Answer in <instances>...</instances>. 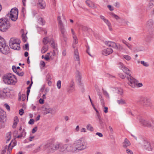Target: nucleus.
Wrapping results in <instances>:
<instances>
[{
    "instance_id": "1a4fd4ad",
    "label": "nucleus",
    "mask_w": 154,
    "mask_h": 154,
    "mask_svg": "<svg viewBox=\"0 0 154 154\" xmlns=\"http://www.w3.org/2000/svg\"><path fill=\"white\" fill-rule=\"evenodd\" d=\"M105 44L106 45L109 47H112L113 48L119 50V51H121L123 49V47L119 43L116 44L113 42L107 41H106Z\"/></svg>"
},
{
    "instance_id": "f03ea898",
    "label": "nucleus",
    "mask_w": 154,
    "mask_h": 154,
    "mask_svg": "<svg viewBox=\"0 0 154 154\" xmlns=\"http://www.w3.org/2000/svg\"><path fill=\"white\" fill-rule=\"evenodd\" d=\"M73 146H75L76 151L82 150L86 149L88 147L87 141L82 138H81L74 142Z\"/></svg>"
},
{
    "instance_id": "c9c22d12",
    "label": "nucleus",
    "mask_w": 154,
    "mask_h": 154,
    "mask_svg": "<svg viewBox=\"0 0 154 154\" xmlns=\"http://www.w3.org/2000/svg\"><path fill=\"white\" fill-rule=\"evenodd\" d=\"M11 132H9L7 134L6 138L7 141H9L10 140L11 138Z\"/></svg>"
},
{
    "instance_id": "20e7f679",
    "label": "nucleus",
    "mask_w": 154,
    "mask_h": 154,
    "mask_svg": "<svg viewBox=\"0 0 154 154\" xmlns=\"http://www.w3.org/2000/svg\"><path fill=\"white\" fill-rule=\"evenodd\" d=\"M20 41L18 39L13 37L10 38L9 41V45L12 49L19 50L20 49Z\"/></svg>"
},
{
    "instance_id": "39448f33",
    "label": "nucleus",
    "mask_w": 154,
    "mask_h": 154,
    "mask_svg": "<svg viewBox=\"0 0 154 154\" xmlns=\"http://www.w3.org/2000/svg\"><path fill=\"white\" fill-rule=\"evenodd\" d=\"M0 52L4 54H7L10 53V49L6 45L4 38L0 36Z\"/></svg>"
},
{
    "instance_id": "c756f323",
    "label": "nucleus",
    "mask_w": 154,
    "mask_h": 154,
    "mask_svg": "<svg viewBox=\"0 0 154 154\" xmlns=\"http://www.w3.org/2000/svg\"><path fill=\"white\" fill-rule=\"evenodd\" d=\"M38 23L41 25H45V21L42 18L39 17L38 19Z\"/></svg>"
},
{
    "instance_id": "680f3d73",
    "label": "nucleus",
    "mask_w": 154,
    "mask_h": 154,
    "mask_svg": "<svg viewBox=\"0 0 154 154\" xmlns=\"http://www.w3.org/2000/svg\"><path fill=\"white\" fill-rule=\"evenodd\" d=\"M119 76L122 79H124L125 78V76L122 73H120L119 74Z\"/></svg>"
},
{
    "instance_id": "603ef678",
    "label": "nucleus",
    "mask_w": 154,
    "mask_h": 154,
    "mask_svg": "<svg viewBox=\"0 0 154 154\" xmlns=\"http://www.w3.org/2000/svg\"><path fill=\"white\" fill-rule=\"evenodd\" d=\"M18 131H15L13 133V136L15 138H17V136L18 135Z\"/></svg>"
},
{
    "instance_id": "f257e3e1",
    "label": "nucleus",
    "mask_w": 154,
    "mask_h": 154,
    "mask_svg": "<svg viewBox=\"0 0 154 154\" xmlns=\"http://www.w3.org/2000/svg\"><path fill=\"white\" fill-rule=\"evenodd\" d=\"M3 82L8 85H14L17 82L16 76L12 74L9 73L4 75L2 77Z\"/></svg>"
},
{
    "instance_id": "7ed1b4c3",
    "label": "nucleus",
    "mask_w": 154,
    "mask_h": 154,
    "mask_svg": "<svg viewBox=\"0 0 154 154\" xmlns=\"http://www.w3.org/2000/svg\"><path fill=\"white\" fill-rule=\"evenodd\" d=\"M11 27V24L8 19L5 18L0 19V31L5 32Z\"/></svg>"
},
{
    "instance_id": "4c0bfd02",
    "label": "nucleus",
    "mask_w": 154,
    "mask_h": 154,
    "mask_svg": "<svg viewBox=\"0 0 154 154\" xmlns=\"http://www.w3.org/2000/svg\"><path fill=\"white\" fill-rule=\"evenodd\" d=\"M103 95L105 96H109V94L106 91L102 88Z\"/></svg>"
},
{
    "instance_id": "aec40b11",
    "label": "nucleus",
    "mask_w": 154,
    "mask_h": 154,
    "mask_svg": "<svg viewBox=\"0 0 154 154\" xmlns=\"http://www.w3.org/2000/svg\"><path fill=\"white\" fill-rule=\"evenodd\" d=\"M112 90L115 92L118 93L119 95H122L123 94V90L121 88H112Z\"/></svg>"
},
{
    "instance_id": "f3484780",
    "label": "nucleus",
    "mask_w": 154,
    "mask_h": 154,
    "mask_svg": "<svg viewBox=\"0 0 154 154\" xmlns=\"http://www.w3.org/2000/svg\"><path fill=\"white\" fill-rule=\"evenodd\" d=\"M139 121L144 126L148 127L151 126L150 123L148 121L145 120L143 119H139Z\"/></svg>"
},
{
    "instance_id": "13d9d810",
    "label": "nucleus",
    "mask_w": 154,
    "mask_h": 154,
    "mask_svg": "<svg viewBox=\"0 0 154 154\" xmlns=\"http://www.w3.org/2000/svg\"><path fill=\"white\" fill-rule=\"evenodd\" d=\"M34 120L33 119H30L29 121V124L30 125L33 124L34 123Z\"/></svg>"
},
{
    "instance_id": "473e14b6",
    "label": "nucleus",
    "mask_w": 154,
    "mask_h": 154,
    "mask_svg": "<svg viewBox=\"0 0 154 154\" xmlns=\"http://www.w3.org/2000/svg\"><path fill=\"white\" fill-rule=\"evenodd\" d=\"M122 42H123V43L125 44L130 49H132V46L129 43H127L125 40H123L122 41Z\"/></svg>"
},
{
    "instance_id": "2f4dec72",
    "label": "nucleus",
    "mask_w": 154,
    "mask_h": 154,
    "mask_svg": "<svg viewBox=\"0 0 154 154\" xmlns=\"http://www.w3.org/2000/svg\"><path fill=\"white\" fill-rule=\"evenodd\" d=\"M97 118L99 120L100 123V124H102L103 123L102 119L101 118L100 114V113H97Z\"/></svg>"
},
{
    "instance_id": "412c9836",
    "label": "nucleus",
    "mask_w": 154,
    "mask_h": 154,
    "mask_svg": "<svg viewBox=\"0 0 154 154\" xmlns=\"http://www.w3.org/2000/svg\"><path fill=\"white\" fill-rule=\"evenodd\" d=\"M59 143L55 144H51L49 147V148L53 150H55L58 149Z\"/></svg>"
},
{
    "instance_id": "dca6fc26",
    "label": "nucleus",
    "mask_w": 154,
    "mask_h": 154,
    "mask_svg": "<svg viewBox=\"0 0 154 154\" xmlns=\"http://www.w3.org/2000/svg\"><path fill=\"white\" fill-rule=\"evenodd\" d=\"M38 7L42 9H44L46 6L45 2L43 0H38L37 4Z\"/></svg>"
},
{
    "instance_id": "a878e982",
    "label": "nucleus",
    "mask_w": 154,
    "mask_h": 154,
    "mask_svg": "<svg viewBox=\"0 0 154 154\" xmlns=\"http://www.w3.org/2000/svg\"><path fill=\"white\" fill-rule=\"evenodd\" d=\"M6 117L5 112L0 108V121Z\"/></svg>"
},
{
    "instance_id": "f8f14e48",
    "label": "nucleus",
    "mask_w": 154,
    "mask_h": 154,
    "mask_svg": "<svg viewBox=\"0 0 154 154\" xmlns=\"http://www.w3.org/2000/svg\"><path fill=\"white\" fill-rule=\"evenodd\" d=\"M74 58L75 60L78 61V63L80 65V62L79 61V54L78 50L76 49H75L74 51Z\"/></svg>"
},
{
    "instance_id": "69168bd1",
    "label": "nucleus",
    "mask_w": 154,
    "mask_h": 154,
    "mask_svg": "<svg viewBox=\"0 0 154 154\" xmlns=\"http://www.w3.org/2000/svg\"><path fill=\"white\" fill-rule=\"evenodd\" d=\"M115 6L117 8H119V7L120 5L119 2H116L115 4Z\"/></svg>"
},
{
    "instance_id": "a19ab883",
    "label": "nucleus",
    "mask_w": 154,
    "mask_h": 154,
    "mask_svg": "<svg viewBox=\"0 0 154 154\" xmlns=\"http://www.w3.org/2000/svg\"><path fill=\"white\" fill-rule=\"evenodd\" d=\"M147 24L150 26H152L153 24V20L151 19L149 20L147 22Z\"/></svg>"
},
{
    "instance_id": "0e129e2a",
    "label": "nucleus",
    "mask_w": 154,
    "mask_h": 154,
    "mask_svg": "<svg viewBox=\"0 0 154 154\" xmlns=\"http://www.w3.org/2000/svg\"><path fill=\"white\" fill-rule=\"evenodd\" d=\"M39 103L41 104H43L44 103V100L43 99L40 98L39 100Z\"/></svg>"
},
{
    "instance_id": "9d476101",
    "label": "nucleus",
    "mask_w": 154,
    "mask_h": 154,
    "mask_svg": "<svg viewBox=\"0 0 154 154\" xmlns=\"http://www.w3.org/2000/svg\"><path fill=\"white\" fill-rule=\"evenodd\" d=\"M142 146L146 150L149 151L152 150V148L150 143L147 140H144L143 141Z\"/></svg>"
},
{
    "instance_id": "49530a36",
    "label": "nucleus",
    "mask_w": 154,
    "mask_h": 154,
    "mask_svg": "<svg viewBox=\"0 0 154 154\" xmlns=\"http://www.w3.org/2000/svg\"><path fill=\"white\" fill-rule=\"evenodd\" d=\"M16 73L19 76H22L23 75V72H20L19 71H17Z\"/></svg>"
},
{
    "instance_id": "393cba45",
    "label": "nucleus",
    "mask_w": 154,
    "mask_h": 154,
    "mask_svg": "<svg viewBox=\"0 0 154 154\" xmlns=\"http://www.w3.org/2000/svg\"><path fill=\"white\" fill-rule=\"evenodd\" d=\"M26 134V132H25L24 129L23 130L22 132L20 133V135H18L17 138L21 139L25 137Z\"/></svg>"
},
{
    "instance_id": "ea45409f",
    "label": "nucleus",
    "mask_w": 154,
    "mask_h": 154,
    "mask_svg": "<svg viewBox=\"0 0 154 154\" xmlns=\"http://www.w3.org/2000/svg\"><path fill=\"white\" fill-rule=\"evenodd\" d=\"M123 57L127 60H130L131 59V57L128 55H123Z\"/></svg>"
},
{
    "instance_id": "4468645a",
    "label": "nucleus",
    "mask_w": 154,
    "mask_h": 154,
    "mask_svg": "<svg viewBox=\"0 0 154 154\" xmlns=\"http://www.w3.org/2000/svg\"><path fill=\"white\" fill-rule=\"evenodd\" d=\"M66 148V152L70 151L74 152L76 151L75 146L71 144H65Z\"/></svg>"
},
{
    "instance_id": "423d86ee",
    "label": "nucleus",
    "mask_w": 154,
    "mask_h": 154,
    "mask_svg": "<svg viewBox=\"0 0 154 154\" xmlns=\"http://www.w3.org/2000/svg\"><path fill=\"white\" fill-rule=\"evenodd\" d=\"M57 21L62 36L63 38V40L66 42V35L65 33L66 31L64 28V25L61 20V17L60 16H58Z\"/></svg>"
},
{
    "instance_id": "09e8293b",
    "label": "nucleus",
    "mask_w": 154,
    "mask_h": 154,
    "mask_svg": "<svg viewBox=\"0 0 154 154\" xmlns=\"http://www.w3.org/2000/svg\"><path fill=\"white\" fill-rule=\"evenodd\" d=\"M80 131L81 133H85L87 132V130L85 128H82L80 129Z\"/></svg>"
},
{
    "instance_id": "774afa93",
    "label": "nucleus",
    "mask_w": 154,
    "mask_h": 154,
    "mask_svg": "<svg viewBox=\"0 0 154 154\" xmlns=\"http://www.w3.org/2000/svg\"><path fill=\"white\" fill-rule=\"evenodd\" d=\"M44 59L45 60L47 61H48L50 59L48 55H46L45 56V57H44Z\"/></svg>"
},
{
    "instance_id": "ddd939ff",
    "label": "nucleus",
    "mask_w": 154,
    "mask_h": 154,
    "mask_svg": "<svg viewBox=\"0 0 154 154\" xmlns=\"http://www.w3.org/2000/svg\"><path fill=\"white\" fill-rule=\"evenodd\" d=\"M113 51V50L112 48H107L103 50L102 51V54L104 55L107 56L112 53Z\"/></svg>"
},
{
    "instance_id": "3c124183",
    "label": "nucleus",
    "mask_w": 154,
    "mask_h": 154,
    "mask_svg": "<svg viewBox=\"0 0 154 154\" xmlns=\"http://www.w3.org/2000/svg\"><path fill=\"white\" fill-rule=\"evenodd\" d=\"M51 41L52 42V43H51V45L52 47L53 48H55L56 46V44L54 42L52 39Z\"/></svg>"
},
{
    "instance_id": "bf43d9fd",
    "label": "nucleus",
    "mask_w": 154,
    "mask_h": 154,
    "mask_svg": "<svg viewBox=\"0 0 154 154\" xmlns=\"http://www.w3.org/2000/svg\"><path fill=\"white\" fill-rule=\"evenodd\" d=\"M66 52L65 49L63 50L62 52V55L63 56H65L66 55Z\"/></svg>"
},
{
    "instance_id": "052dcab7",
    "label": "nucleus",
    "mask_w": 154,
    "mask_h": 154,
    "mask_svg": "<svg viewBox=\"0 0 154 154\" xmlns=\"http://www.w3.org/2000/svg\"><path fill=\"white\" fill-rule=\"evenodd\" d=\"M107 7L110 11H112L114 10L113 7L110 5H108Z\"/></svg>"
},
{
    "instance_id": "f704fd0d",
    "label": "nucleus",
    "mask_w": 154,
    "mask_h": 154,
    "mask_svg": "<svg viewBox=\"0 0 154 154\" xmlns=\"http://www.w3.org/2000/svg\"><path fill=\"white\" fill-rule=\"evenodd\" d=\"M117 102L119 105H122L125 103V101L122 99L117 100Z\"/></svg>"
},
{
    "instance_id": "4d7b16f0",
    "label": "nucleus",
    "mask_w": 154,
    "mask_h": 154,
    "mask_svg": "<svg viewBox=\"0 0 154 154\" xmlns=\"http://www.w3.org/2000/svg\"><path fill=\"white\" fill-rule=\"evenodd\" d=\"M24 113V110L23 109H21L19 111V113L20 116H22Z\"/></svg>"
},
{
    "instance_id": "79ce46f5",
    "label": "nucleus",
    "mask_w": 154,
    "mask_h": 154,
    "mask_svg": "<svg viewBox=\"0 0 154 154\" xmlns=\"http://www.w3.org/2000/svg\"><path fill=\"white\" fill-rule=\"evenodd\" d=\"M22 38L23 41L24 42H26L27 40V37L24 34H22Z\"/></svg>"
},
{
    "instance_id": "e433bc0d",
    "label": "nucleus",
    "mask_w": 154,
    "mask_h": 154,
    "mask_svg": "<svg viewBox=\"0 0 154 154\" xmlns=\"http://www.w3.org/2000/svg\"><path fill=\"white\" fill-rule=\"evenodd\" d=\"M73 39V44H76L78 43V39L76 36H72Z\"/></svg>"
},
{
    "instance_id": "37998d69",
    "label": "nucleus",
    "mask_w": 154,
    "mask_h": 154,
    "mask_svg": "<svg viewBox=\"0 0 154 154\" xmlns=\"http://www.w3.org/2000/svg\"><path fill=\"white\" fill-rule=\"evenodd\" d=\"M96 90L98 93V95L99 96H101L102 94L100 92V90L98 88H96Z\"/></svg>"
},
{
    "instance_id": "4be33fe9",
    "label": "nucleus",
    "mask_w": 154,
    "mask_h": 154,
    "mask_svg": "<svg viewBox=\"0 0 154 154\" xmlns=\"http://www.w3.org/2000/svg\"><path fill=\"white\" fill-rule=\"evenodd\" d=\"M52 40V38H50L49 37H45L43 39V43L46 45L49 42H51Z\"/></svg>"
},
{
    "instance_id": "864d4df0",
    "label": "nucleus",
    "mask_w": 154,
    "mask_h": 154,
    "mask_svg": "<svg viewBox=\"0 0 154 154\" xmlns=\"http://www.w3.org/2000/svg\"><path fill=\"white\" fill-rule=\"evenodd\" d=\"M100 102L102 105L103 106L104 105V100L102 98V97H101L100 98Z\"/></svg>"
},
{
    "instance_id": "de8ad7c7",
    "label": "nucleus",
    "mask_w": 154,
    "mask_h": 154,
    "mask_svg": "<svg viewBox=\"0 0 154 154\" xmlns=\"http://www.w3.org/2000/svg\"><path fill=\"white\" fill-rule=\"evenodd\" d=\"M26 97H19L18 100H21L22 101H24L26 99ZM27 100H28V97H26Z\"/></svg>"
},
{
    "instance_id": "b1692460",
    "label": "nucleus",
    "mask_w": 154,
    "mask_h": 154,
    "mask_svg": "<svg viewBox=\"0 0 154 154\" xmlns=\"http://www.w3.org/2000/svg\"><path fill=\"white\" fill-rule=\"evenodd\" d=\"M131 143L126 138L125 139L123 143V146L124 148H126L128 146H130Z\"/></svg>"
},
{
    "instance_id": "bb28decb",
    "label": "nucleus",
    "mask_w": 154,
    "mask_h": 154,
    "mask_svg": "<svg viewBox=\"0 0 154 154\" xmlns=\"http://www.w3.org/2000/svg\"><path fill=\"white\" fill-rule=\"evenodd\" d=\"M86 2L88 6L92 8H94L96 7L94 3L92 2L87 1H86Z\"/></svg>"
},
{
    "instance_id": "9b49d317",
    "label": "nucleus",
    "mask_w": 154,
    "mask_h": 154,
    "mask_svg": "<svg viewBox=\"0 0 154 154\" xmlns=\"http://www.w3.org/2000/svg\"><path fill=\"white\" fill-rule=\"evenodd\" d=\"M120 65V67L121 69L124 72L128 75V76L127 77H129V75H131L130 74V70L128 68L126 67L123 63H121Z\"/></svg>"
},
{
    "instance_id": "c03bdc74",
    "label": "nucleus",
    "mask_w": 154,
    "mask_h": 154,
    "mask_svg": "<svg viewBox=\"0 0 154 154\" xmlns=\"http://www.w3.org/2000/svg\"><path fill=\"white\" fill-rule=\"evenodd\" d=\"M57 86L58 89H60L61 87V82L60 80L57 81Z\"/></svg>"
},
{
    "instance_id": "6e6552de",
    "label": "nucleus",
    "mask_w": 154,
    "mask_h": 154,
    "mask_svg": "<svg viewBox=\"0 0 154 154\" xmlns=\"http://www.w3.org/2000/svg\"><path fill=\"white\" fill-rule=\"evenodd\" d=\"M18 9L16 8H12L8 14V16L13 21H15L18 18Z\"/></svg>"
},
{
    "instance_id": "338daca9",
    "label": "nucleus",
    "mask_w": 154,
    "mask_h": 154,
    "mask_svg": "<svg viewBox=\"0 0 154 154\" xmlns=\"http://www.w3.org/2000/svg\"><path fill=\"white\" fill-rule=\"evenodd\" d=\"M96 134L99 137H103V134L101 133L100 132H97L96 133Z\"/></svg>"
},
{
    "instance_id": "6ab92c4d",
    "label": "nucleus",
    "mask_w": 154,
    "mask_h": 154,
    "mask_svg": "<svg viewBox=\"0 0 154 154\" xmlns=\"http://www.w3.org/2000/svg\"><path fill=\"white\" fill-rule=\"evenodd\" d=\"M58 150L62 152H66V148L65 144L59 143Z\"/></svg>"
},
{
    "instance_id": "a211bd4d",
    "label": "nucleus",
    "mask_w": 154,
    "mask_h": 154,
    "mask_svg": "<svg viewBox=\"0 0 154 154\" xmlns=\"http://www.w3.org/2000/svg\"><path fill=\"white\" fill-rule=\"evenodd\" d=\"M76 79L78 82L80 83L81 82L82 75L80 72L78 70L75 72Z\"/></svg>"
},
{
    "instance_id": "a18cd8bd",
    "label": "nucleus",
    "mask_w": 154,
    "mask_h": 154,
    "mask_svg": "<svg viewBox=\"0 0 154 154\" xmlns=\"http://www.w3.org/2000/svg\"><path fill=\"white\" fill-rule=\"evenodd\" d=\"M126 152L127 154H134L133 152L128 149H126Z\"/></svg>"
},
{
    "instance_id": "5fc2aeb1",
    "label": "nucleus",
    "mask_w": 154,
    "mask_h": 154,
    "mask_svg": "<svg viewBox=\"0 0 154 154\" xmlns=\"http://www.w3.org/2000/svg\"><path fill=\"white\" fill-rule=\"evenodd\" d=\"M12 69L13 71L15 73H16L18 71L16 67L14 66H13L12 67Z\"/></svg>"
},
{
    "instance_id": "e2e57ef3",
    "label": "nucleus",
    "mask_w": 154,
    "mask_h": 154,
    "mask_svg": "<svg viewBox=\"0 0 154 154\" xmlns=\"http://www.w3.org/2000/svg\"><path fill=\"white\" fill-rule=\"evenodd\" d=\"M112 15L113 16L116 18V20H118L120 18L117 15L115 14H112Z\"/></svg>"
},
{
    "instance_id": "2eb2a0df",
    "label": "nucleus",
    "mask_w": 154,
    "mask_h": 154,
    "mask_svg": "<svg viewBox=\"0 0 154 154\" xmlns=\"http://www.w3.org/2000/svg\"><path fill=\"white\" fill-rule=\"evenodd\" d=\"M43 110L44 111L45 114H47L49 113L52 114L54 113V110L51 108L46 107L44 106L43 108Z\"/></svg>"
},
{
    "instance_id": "cd10ccee",
    "label": "nucleus",
    "mask_w": 154,
    "mask_h": 154,
    "mask_svg": "<svg viewBox=\"0 0 154 154\" xmlns=\"http://www.w3.org/2000/svg\"><path fill=\"white\" fill-rule=\"evenodd\" d=\"M142 103H143V105L147 106H151V103L149 100H144L142 101Z\"/></svg>"
},
{
    "instance_id": "c85d7f7f",
    "label": "nucleus",
    "mask_w": 154,
    "mask_h": 154,
    "mask_svg": "<svg viewBox=\"0 0 154 154\" xmlns=\"http://www.w3.org/2000/svg\"><path fill=\"white\" fill-rule=\"evenodd\" d=\"M48 50V47L47 45H45L42 47L41 49V52L42 54H44Z\"/></svg>"
},
{
    "instance_id": "0eeeda50",
    "label": "nucleus",
    "mask_w": 154,
    "mask_h": 154,
    "mask_svg": "<svg viewBox=\"0 0 154 154\" xmlns=\"http://www.w3.org/2000/svg\"><path fill=\"white\" fill-rule=\"evenodd\" d=\"M127 78L129 82V85L132 88L140 87L143 86L142 83H138V82L130 75L127 77Z\"/></svg>"
},
{
    "instance_id": "7c9ffc66",
    "label": "nucleus",
    "mask_w": 154,
    "mask_h": 154,
    "mask_svg": "<svg viewBox=\"0 0 154 154\" xmlns=\"http://www.w3.org/2000/svg\"><path fill=\"white\" fill-rule=\"evenodd\" d=\"M87 129L91 131H93V128L91 125L90 124H88L86 126Z\"/></svg>"
},
{
    "instance_id": "6e6d98bb",
    "label": "nucleus",
    "mask_w": 154,
    "mask_h": 154,
    "mask_svg": "<svg viewBox=\"0 0 154 154\" xmlns=\"http://www.w3.org/2000/svg\"><path fill=\"white\" fill-rule=\"evenodd\" d=\"M4 105L5 106L6 109L7 110L9 111L10 110V106L7 103H5L4 104Z\"/></svg>"
},
{
    "instance_id": "5701e85b",
    "label": "nucleus",
    "mask_w": 154,
    "mask_h": 154,
    "mask_svg": "<svg viewBox=\"0 0 154 154\" xmlns=\"http://www.w3.org/2000/svg\"><path fill=\"white\" fill-rule=\"evenodd\" d=\"M100 19L103 20L104 22L108 25V27L110 28V27L111 26V24L108 20L107 19H106L105 17L102 15L100 16Z\"/></svg>"
},
{
    "instance_id": "8fccbe9b",
    "label": "nucleus",
    "mask_w": 154,
    "mask_h": 154,
    "mask_svg": "<svg viewBox=\"0 0 154 154\" xmlns=\"http://www.w3.org/2000/svg\"><path fill=\"white\" fill-rule=\"evenodd\" d=\"M24 48L25 50L27 51H28L29 50V45L28 44H26L25 45Z\"/></svg>"
},
{
    "instance_id": "58836bf2",
    "label": "nucleus",
    "mask_w": 154,
    "mask_h": 154,
    "mask_svg": "<svg viewBox=\"0 0 154 154\" xmlns=\"http://www.w3.org/2000/svg\"><path fill=\"white\" fill-rule=\"evenodd\" d=\"M140 63L145 66L148 67L149 66L148 63L147 62H145L144 61H141Z\"/></svg>"
},
{
    "instance_id": "72a5a7b5",
    "label": "nucleus",
    "mask_w": 154,
    "mask_h": 154,
    "mask_svg": "<svg viewBox=\"0 0 154 154\" xmlns=\"http://www.w3.org/2000/svg\"><path fill=\"white\" fill-rule=\"evenodd\" d=\"M149 2V7H153L154 6V0H147Z\"/></svg>"
}]
</instances>
